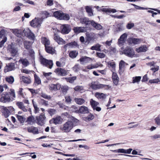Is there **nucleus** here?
<instances>
[{
	"mask_svg": "<svg viewBox=\"0 0 160 160\" xmlns=\"http://www.w3.org/2000/svg\"><path fill=\"white\" fill-rule=\"evenodd\" d=\"M92 59H93L89 57L84 56L81 57L78 61H80L81 64L85 65L87 63L90 62Z\"/></svg>",
	"mask_w": 160,
	"mask_h": 160,
	"instance_id": "obj_10",
	"label": "nucleus"
},
{
	"mask_svg": "<svg viewBox=\"0 0 160 160\" xmlns=\"http://www.w3.org/2000/svg\"><path fill=\"white\" fill-rule=\"evenodd\" d=\"M85 9L89 16H92L93 15L92 9L90 7L88 6H86L85 8Z\"/></svg>",
	"mask_w": 160,
	"mask_h": 160,
	"instance_id": "obj_41",
	"label": "nucleus"
},
{
	"mask_svg": "<svg viewBox=\"0 0 160 160\" xmlns=\"http://www.w3.org/2000/svg\"><path fill=\"white\" fill-rule=\"evenodd\" d=\"M17 117L19 121L22 123H23L25 120V118L22 116L17 115Z\"/></svg>",
	"mask_w": 160,
	"mask_h": 160,
	"instance_id": "obj_48",
	"label": "nucleus"
},
{
	"mask_svg": "<svg viewBox=\"0 0 160 160\" xmlns=\"http://www.w3.org/2000/svg\"><path fill=\"white\" fill-rule=\"evenodd\" d=\"M23 82L27 84H29L31 83V81L30 78H29L26 77L24 76H22L21 77Z\"/></svg>",
	"mask_w": 160,
	"mask_h": 160,
	"instance_id": "obj_39",
	"label": "nucleus"
},
{
	"mask_svg": "<svg viewBox=\"0 0 160 160\" xmlns=\"http://www.w3.org/2000/svg\"><path fill=\"white\" fill-rule=\"evenodd\" d=\"M48 113L51 116H52L53 115L56 114V111L55 109L49 108L47 110Z\"/></svg>",
	"mask_w": 160,
	"mask_h": 160,
	"instance_id": "obj_50",
	"label": "nucleus"
},
{
	"mask_svg": "<svg viewBox=\"0 0 160 160\" xmlns=\"http://www.w3.org/2000/svg\"><path fill=\"white\" fill-rule=\"evenodd\" d=\"M112 78L114 84L115 85H117L118 82L119 78L117 74L113 72Z\"/></svg>",
	"mask_w": 160,
	"mask_h": 160,
	"instance_id": "obj_29",
	"label": "nucleus"
},
{
	"mask_svg": "<svg viewBox=\"0 0 160 160\" xmlns=\"http://www.w3.org/2000/svg\"><path fill=\"white\" fill-rule=\"evenodd\" d=\"M101 46L99 44H97L94 46H92L91 49L92 50H96L97 51H100L101 50L100 47Z\"/></svg>",
	"mask_w": 160,
	"mask_h": 160,
	"instance_id": "obj_46",
	"label": "nucleus"
},
{
	"mask_svg": "<svg viewBox=\"0 0 160 160\" xmlns=\"http://www.w3.org/2000/svg\"><path fill=\"white\" fill-rule=\"evenodd\" d=\"M73 127V123L72 121H68L60 127V129L65 132H70Z\"/></svg>",
	"mask_w": 160,
	"mask_h": 160,
	"instance_id": "obj_4",
	"label": "nucleus"
},
{
	"mask_svg": "<svg viewBox=\"0 0 160 160\" xmlns=\"http://www.w3.org/2000/svg\"><path fill=\"white\" fill-rule=\"evenodd\" d=\"M78 55V52L76 51H72L69 53V57L72 58H76Z\"/></svg>",
	"mask_w": 160,
	"mask_h": 160,
	"instance_id": "obj_40",
	"label": "nucleus"
},
{
	"mask_svg": "<svg viewBox=\"0 0 160 160\" xmlns=\"http://www.w3.org/2000/svg\"><path fill=\"white\" fill-rule=\"evenodd\" d=\"M91 24L94 28L97 30H101L102 28V27L101 25L96 22L93 20H92Z\"/></svg>",
	"mask_w": 160,
	"mask_h": 160,
	"instance_id": "obj_21",
	"label": "nucleus"
},
{
	"mask_svg": "<svg viewBox=\"0 0 160 160\" xmlns=\"http://www.w3.org/2000/svg\"><path fill=\"white\" fill-rule=\"evenodd\" d=\"M101 11L102 12H107L111 13L112 12L113 13L117 11L115 9H110L105 8H104L101 9Z\"/></svg>",
	"mask_w": 160,
	"mask_h": 160,
	"instance_id": "obj_43",
	"label": "nucleus"
},
{
	"mask_svg": "<svg viewBox=\"0 0 160 160\" xmlns=\"http://www.w3.org/2000/svg\"><path fill=\"white\" fill-rule=\"evenodd\" d=\"M77 77L76 76H73L72 77L66 78V79L67 82H69L70 83H72L74 82V81L76 80Z\"/></svg>",
	"mask_w": 160,
	"mask_h": 160,
	"instance_id": "obj_45",
	"label": "nucleus"
},
{
	"mask_svg": "<svg viewBox=\"0 0 160 160\" xmlns=\"http://www.w3.org/2000/svg\"><path fill=\"white\" fill-rule=\"evenodd\" d=\"M61 88L63 93L64 94H66L69 89V87L67 86H62V87H61Z\"/></svg>",
	"mask_w": 160,
	"mask_h": 160,
	"instance_id": "obj_49",
	"label": "nucleus"
},
{
	"mask_svg": "<svg viewBox=\"0 0 160 160\" xmlns=\"http://www.w3.org/2000/svg\"><path fill=\"white\" fill-rule=\"evenodd\" d=\"M41 96L42 97L48 100H50L51 98V97L50 96L47 95L46 94L44 93H41Z\"/></svg>",
	"mask_w": 160,
	"mask_h": 160,
	"instance_id": "obj_56",
	"label": "nucleus"
},
{
	"mask_svg": "<svg viewBox=\"0 0 160 160\" xmlns=\"http://www.w3.org/2000/svg\"><path fill=\"white\" fill-rule=\"evenodd\" d=\"M134 26L133 23H128L126 27L128 29H131Z\"/></svg>",
	"mask_w": 160,
	"mask_h": 160,
	"instance_id": "obj_63",
	"label": "nucleus"
},
{
	"mask_svg": "<svg viewBox=\"0 0 160 160\" xmlns=\"http://www.w3.org/2000/svg\"><path fill=\"white\" fill-rule=\"evenodd\" d=\"M18 62L22 63L24 67H27L29 64L28 60L25 58L21 59L19 60Z\"/></svg>",
	"mask_w": 160,
	"mask_h": 160,
	"instance_id": "obj_32",
	"label": "nucleus"
},
{
	"mask_svg": "<svg viewBox=\"0 0 160 160\" xmlns=\"http://www.w3.org/2000/svg\"><path fill=\"white\" fill-rule=\"evenodd\" d=\"M43 20L42 18H35L30 22V25L34 28H39L41 26Z\"/></svg>",
	"mask_w": 160,
	"mask_h": 160,
	"instance_id": "obj_7",
	"label": "nucleus"
},
{
	"mask_svg": "<svg viewBox=\"0 0 160 160\" xmlns=\"http://www.w3.org/2000/svg\"><path fill=\"white\" fill-rule=\"evenodd\" d=\"M78 45L77 43L75 42H71L67 43L64 46V48H73L76 47Z\"/></svg>",
	"mask_w": 160,
	"mask_h": 160,
	"instance_id": "obj_31",
	"label": "nucleus"
},
{
	"mask_svg": "<svg viewBox=\"0 0 160 160\" xmlns=\"http://www.w3.org/2000/svg\"><path fill=\"white\" fill-rule=\"evenodd\" d=\"M27 129L29 132L32 133L34 134H37L39 133L38 129L37 127L31 126L28 127Z\"/></svg>",
	"mask_w": 160,
	"mask_h": 160,
	"instance_id": "obj_17",
	"label": "nucleus"
},
{
	"mask_svg": "<svg viewBox=\"0 0 160 160\" xmlns=\"http://www.w3.org/2000/svg\"><path fill=\"white\" fill-rule=\"evenodd\" d=\"M155 121L157 124L160 126V118L159 116L155 119Z\"/></svg>",
	"mask_w": 160,
	"mask_h": 160,
	"instance_id": "obj_59",
	"label": "nucleus"
},
{
	"mask_svg": "<svg viewBox=\"0 0 160 160\" xmlns=\"http://www.w3.org/2000/svg\"><path fill=\"white\" fill-rule=\"evenodd\" d=\"M108 67H111L113 68H115V63L112 61H110L107 62Z\"/></svg>",
	"mask_w": 160,
	"mask_h": 160,
	"instance_id": "obj_47",
	"label": "nucleus"
},
{
	"mask_svg": "<svg viewBox=\"0 0 160 160\" xmlns=\"http://www.w3.org/2000/svg\"><path fill=\"white\" fill-rule=\"evenodd\" d=\"M41 64L46 66L49 68L51 69L53 65L52 61L51 60H48L42 56H40L39 58Z\"/></svg>",
	"mask_w": 160,
	"mask_h": 160,
	"instance_id": "obj_5",
	"label": "nucleus"
},
{
	"mask_svg": "<svg viewBox=\"0 0 160 160\" xmlns=\"http://www.w3.org/2000/svg\"><path fill=\"white\" fill-rule=\"evenodd\" d=\"M6 81L10 84H12L14 82V79L13 77L9 76L6 78Z\"/></svg>",
	"mask_w": 160,
	"mask_h": 160,
	"instance_id": "obj_44",
	"label": "nucleus"
},
{
	"mask_svg": "<svg viewBox=\"0 0 160 160\" xmlns=\"http://www.w3.org/2000/svg\"><path fill=\"white\" fill-rule=\"evenodd\" d=\"M148 50L147 47L145 46H142L139 48L136 49V51L138 52H145Z\"/></svg>",
	"mask_w": 160,
	"mask_h": 160,
	"instance_id": "obj_34",
	"label": "nucleus"
},
{
	"mask_svg": "<svg viewBox=\"0 0 160 160\" xmlns=\"http://www.w3.org/2000/svg\"><path fill=\"white\" fill-rule=\"evenodd\" d=\"M49 88L51 90L56 91L60 89L61 88V85L58 83L56 84H52L49 85Z\"/></svg>",
	"mask_w": 160,
	"mask_h": 160,
	"instance_id": "obj_19",
	"label": "nucleus"
},
{
	"mask_svg": "<svg viewBox=\"0 0 160 160\" xmlns=\"http://www.w3.org/2000/svg\"><path fill=\"white\" fill-rule=\"evenodd\" d=\"M41 14H42L43 18H47L48 17L52 16V12H48L46 11L41 12Z\"/></svg>",
	"mask_w": 160,
	"mask_h": 160,
	"instance_id": "obj_33",
	"label": "nucleus"
},
{
	"mask_svg": "<svg viewBox=\"0 0 160 160\" xmlns=\"http://www.w3.org/2000/svg\"><path fill=\"white\" fill-rule=\"evenodd\" d=\"M53 122L55 124H60L62 123V119L60 116H57L53 118Z\"/></svg>",
	"mask_w": 160,
	"mask_h": 160,
	"instance_id": "obj_25",
	"label": "nucleus"
},
{
	"mask_svg": "<svg viewBox=\"0 0 160 160\" xmlns=\"http://www.w3.org/2000/svg\"><path fill=\"white\" fill-rule=\"evenodd\" d=\"M127 37V34L124 33L122 34L118 39V44L120 46L122 45L125 42Z\"/></svg>",
	"mask_w": 160,
	"mask_h": 160,
	"instance_id": "obj_16",
	"label": "nucleus"
},
{
	"mask_svg": "<svg viewBox=\"0 0 160 160\" xmlns=\"http://www.w3.org/2000/svg\"><path fill=\"white\" fill-rule=\"evenodd\" d=\"M126 65H128L124 61L121 60L119 63V67L124 68V67Z\"/></svg>",
	"mask_w": 160,
	"mask_h": 160,
	"instance_id": "obj_54",
	"label": "nucleus"
},
{
	"mask_svg": "<svg viewBox=\"0 0 160 160\" xmlns=\"http://www.w3.org/2000/svg\"><path fill=\"white\" fill-rule=\"evenodd\" d=\"M54 72L57 75L60 76H64L68 74V72L66 70L61 68H57Z\"/></svg>",
	"mask_w": 160,
	"mask_h": 160,
	"instance_id": "obj_14",
	"label": "nucleus"
},
{
	"mask_svg": "<svg viewBox=\"0 0 160 160\" xmlns=\"http://www.w3.org/2000/svg\"><path fill=\"white\" fill-rule=\"evenodd\" d=\"M74 32L75 33H80L81 32H84L86 31L84 27H75L73 28Z\"/></svg>",
	"mask_w": 160,
	"mask_h": 160,
	"instance_id": "obj_26",
	"label": "nucleus"
},
{
	"mask_svg": "<svg viewBox=\"0 0 160 160\" xmlns=\"http://www.w3.org/2000/svg\"><path fill=\"white\" fill-rule=\"evenodd\" d=\"M79 69V65L76 64L73 68V70L75 72H78Z\"/></svg>",
	"mask_w": 160,
	"mask_h": 160,
	"instance_id": "obj_64",
	"label": "nucleus"
},
{
	"mask_svg": "<svg viewBox=\"0 0 160 160\" xmlns=\"http://www.w3.org/2000/svg\"><path fill=\"white\" fill-rule=\"evenodd\" d=\"M32 44V42L25 41L24 42V46L25 48L27 50H29Z\"/></svg>",
	"mask_w": 160,
	"mask_h": 160,
	"instance_id": "obj_37",
	"label": "nucleus"
},
{
	"mask_svg": "<svg viewBox=\"0 0 160 160\" xmlns=\"http://www.w3.org/2000/svg\"><path fill=\"white\" fill-rule=\"evenodd\" d=\"M16 105L19 108L22 109L23 111L26 112L27 111V108L24 105L23 103L22 102H17L16 103Z\"/></svg>",
	"mask_w": 160,
	"mask_h": 160,
	"instance_id": "obj_23",
	"label": "nucleus"
},
{
	"mask_svg": "<svg viewBox=\"0 0 160 160\" xmlns=\"http://www.w3.org/2000/svg\"><path fill=\"white\" fill-rule=\"evenodd\" d=\"M74 90L76 91L81 92L83 90V88L82 86H78L74 88Z\"/></svg>",
	"mask_w": 160,
	"mask_h": 160,
	"instance_id": "obj_53",
	"label": "nucleus"
},
{
	"mask_svg": "<svg viewBox=\"0 0 160 160\" xmlns=\"http://www.w3.org/2000/svg\"><path fill=\"white\" fill-rule=\"evenodd\" d=\"M45 48L46 51L48 53L52 54L56 53V51L54 48L53 47L48 46H46Z\"/></svg>",
	"mask_w": 160,
	"mask_h": 160,
	"instance_id": "obj_22",
	"label": "nucleus"
},
{
	"mask_svg": "<svg viewBox=\"0 0 160 160\" xmlns=\"http://www.w3.org/2000/svg\"><path fill=\"white\" fill-rule=\"evenodd\" d=\"M123 54L129 57H132L134 55V51L133 48L129 46H128L125 48L122 52Z\"/></svg>",
	"mask_w": 160,
	"mask_h": 160,
	"instance_id": "obj_6",
	"label": "nucleus"
},
{
	"mask_svg": "<svg viewBox=\"0 0 160 160\" xmlns=\"http://www.w3.org/2000/svg\"><path fill=\"white\" fill-rule=\"evenodd\" d=\"M0 108L3 115L5 118H8L10 114L9 110L7 109V108L4 106H1Z\"/></svg>",
	"mask_w": 160,
	"mask_h": 160,
	"instance_id": "obj_18",
	"label": "nucleus"
},
{
	"mask_svg": "<svg viewBox=\"0 0 160 160\" xmlns=\"http://www.w3.org/2000/svg\"><path fill=\"white\" fill-rule=\"evenodd\" d=\"M90 103L93 109L95 108L99 104L98 102L92 99L90 100Z\"/></svg>",
	"mask_w": 160,
	"mask_h": 160,
	"instance_id": "obj_42",
	"label": "nucleus"
},
{
	"mask_svg": "<svg viewBox=\"0 0 160 160\" xmlns=\"http://www.w3.org/2000/svg\"><path fill=\"white\" fill-rule=\"evenodd\" d=\"M101 85H99L96 82H92L90 85V87L93 89H99L101 88Z\"/></svg>",
	"mask_w": 160,
	"mask_h": 160,
	"instance_id": "obj_27",
	"label": "nucleus"
},
{
	"mask_svg": "<svg viewBox=\"0 0 160 160\" xmlns=\"http://www.w3.org/2000/svg\"><path fill=\"white\" fill-rule=\"evenodd\" d=\"M8 50L11 54V55L12 56H15L17 54V49L15 48L13 45L9 46Z\"/></svg>",
	"mask_w": 160,
	"mask_h": 160,
	"instance_id": "obj_15",
	"label": "nucleus"
},
{
	"mask_svg": "<svg viewBox=\"0 0 160 160\" xmlns=\"http://www.w3.org/2000/svg\"><path fill=\"white\" fill-rule=\"evenodd\" d=\"M80 23L82 24H85L86 25H88L90 23L91 24L92 21H90L88 18L83 17L81 18L80 19Z\"/></svg>",
	"mask_w": 160,
	"mask_h": 160,
	"instance_id": "obj_20",
	"label": "nucleus"
},
{
	"mask_svg": "<svg viewBox=\"0 0 160 160\" xmlns=\"http://www.w3.org/2000/svg\"><path fill=\"white\" fill-rule=\"evenodd\" d=\"M12 32L18 37H21V36H26L32 40H34L35 39V35L28 28H26L24 30L17 29H12Z\"/></svg>",
	"mask_w": 160,
	"mask_h": 160,
	"instance_id": "obj_1",
	"label": "nucleus"
},
{
	"mask_svg": "<svg viewBox=\"0 0 160 160\" xmlns=\"http://www.w3.org/2000/svg\"><path fill=\"white\" fill-rule=\"evenodd\" d=\"M52 16L59 20L68 21L70 19L68 14L63 13L61 11H56L52 12Z\"/></svg>",
	"mask_w": 160,
	"mask_h": 160,
	"instance_id": "obj_3",
	"label": "nucleus"
},
{
	"mask_svg": "<svg viewBox=\"0 0 160 160\" xmlns=\"http://www.w3.org/2000/svg\"><path fill=\"white\" fill-rule=\"evenodd\" d=\"M54 39L59 44H63L66 43V42L57 33L54 35Z\"/></svg>",
	"mask_w": 160,
	"mask_h": 160,
	"instance_id": "obj_13",
	"label": "nucleus"
},
{
	"mask_svg": "<svg viewBox=\"0 0 160 160\" xmlns=\"http://www.w3.org/2000/svg\"><path fill=\"white\" fill-rule=\"evenodd\" d=\"M45 119L44 113H41L39 116L37 118L38 124L40 125L44 124L46 122Z\"/></svg>",
	"mask_w": 160,
	"mask_h": 160,
	"instance_id": "obj_9",
	"label": "nucleus"
},
{
	"mask_svg": "<svg viewBox=\"0 0 160 160\" xmlns=\"http://www.w3.org/2000/svg\"><path fill=\"white\" fill-rule=\"evenodd\" d=\"M41 42L42 43L45 45V47L49 46L50 44V41L49 39L45 37L42 38Z\"/></svg>",
	"mask_w": 160,
	"mask_h": 160,
	"instance_id": "obj_24",
	"label": "nucleus"
},
{
	"mask_svg": "<svg viewBox=\"0 0 160 160\" xmlns=\"http://www.w3.org/2000/svg\"><path fill=\"white\" fill-rule=\"evenodd\" d=\"M57 104L58 105L60 108H64V109H66V107L61 102H58Z\"/></svg>",
	"mask_w": 160,
	"mask_h": 160,
	"instance_id": "obj_61",
	"label": "nucleus"
},
{
	"mask_svg": "<svg viewBox=\"0 0 160 160\" xmlns=\"http://www.w3.org/2000/svg\"><path fill=\"white\" fill-rule=\"evenodd\" d=\"M141 78V77L140 76H136L135 78H133L132 82L133 83H138L140 81Z\"/></svg>",
	"mask_w": 160,
	"mask_h": 160,
	"instance_id": "obj_52",
	"label": "nucleus"
},
{
	"mask_svg": "<svg viewBox=\"0 0 160 160\" xmlns=\"http://www.w3.org/2000/svg\"><path fill=\"white\" fill-rule=\"evenodd\" d=\"M32 102L34 108L33 110L34 113L35 114L39 113L40 111V109L38 107L37 104L36 103L34 102L33 100H32Z\"/></svg>",
	"mask_w": 160,
	"mask_h": 160,
	"instance_id": "obj_30",
	"label": "nucleus"
},
{
	"mask_svg": "<svg viewBox=\"0 0 160 160\" xmlns=\"http://www.w3.org/2000/svg\"><path fill=\"white\" fill-rule=\"evenodd\" d=\"M131 4L132 5L134 6L135 7V8L137 9H138V10H147L148 9L147 8L141 7L137 5L133 4Z\"/></svg>",
	"mask_w": 160,
	"mask_h": 160,
	"instance_id": "obj_55",
	"label": "nucleus"
},
{
	"mask_svg": "<svg viewBox=\"0 0 160 160\" xmlns=\"http://www.w3.org/2000/svg\"><path fill=\"white\" fill-rule=\"evenodd\" d=\"M95 96L97 98H104L105 97V95L103 93H100L99 92H96L95 93Z\"/></svg>",
	"mask_w": 160,
	"mask_h": 160,
	"instance_id": "obj_51",
	"label": "nucleus"
},
{
	"mask_svg": "<svg viewBox=\"0 0 160 160\" xmlns=\"http://www.w3.org/2000/svg\"><path fill=\"white\" fill-rule=\"evenodd\" d=\"M159 81V80L158 78L150 80H149V82L150 83H157Z\"/></svg>",
	"mask_w": 160,
	"mask_h": 160,
	"instance_id": "obj_60",
	"label": "nucleus"
},
{
	"mask_svg": "<svg viewBox=\"0 0 160 160\" xmlns=\"http://www.w3.org/2000/svg\"><path fill=\"white\" fill-rule=\"evenodd\" d=\"M52 74V72H49L48 73H45V72H43V74L44 76L46 78H47L48 79H49V76Z\"/></svg>",
	"mask_w": 160,
	"mask_h": 160,
	"instance_id": "obj_58",
	"label": "nucleus"
},
{
	"mask_svg": "<svg viewBox=\"0 0 160 160\" xmlns=\"http://www.w3.org/2000/svg\"><path fill=\"white\" fill-rule=\"evenodd\" d=\"M74 100L77 104L78 105L82 104L85 102V101L84 99L81 98H75Z\"/></svg>",
	"mask_w": 160,
	"mask_h": 160,
	"instance_id": "obj_35",
	"label": "nucleus"
},
{
	"mask_svg": "<svg viewBox=\"0 0 160 160\" xmlns=\"http://www.w3.org/2000/svg\"><path fill=\"white\" fill-rule=\"evenodd\" d=\"M65 102L67 103L71 102L72 99L69 96H67L65 97Z\"/></svg>",
	"mask_w": 160,
	"mask_h": 160,
	"instance_id": "obj_62",
	"label": "nucleus"
},
{
	"mask_svg": "<svg viewBox=\"0 0 160 160\" xmlns=\"http://www.w3.org/2000/svg\"><path fill=\"white\" fill-rule=\"evenodd\" d=\"M71 27L68 24H63L60 27L61 32L63 34H68L71 31Z\"/></svg>",
	"mask_w": 160,
	"mask_h": 160,
	"instance_id": "obj_8",
	"label": "nucleus"
},
{
	"mask_svg": "<svg viewBox=\"0 0 160 160\" xmlns=\"http://www.w3.org/2000/svg\"><path fill=\"white\" fill-rule=\"evenodd\" d=\"M7 40V38L4 37L3 40L0 42V47H2L4 43Z\"/></svg>",
	"mask_w": 160,
	"mask_h": 160,
	"instance_id": "obj_57",
	"label": "nucleus"
},
{
	"mask_svg": "<svg viewBox=\"0 0 160 160\" xmlns=\"http://www.w3.org/2000/svg\"><path fill=\"white\" fill-rule=\"evenodd\" d=\"M26 122L30 125H32L34 122V118L33 116H31L27 118Z\"/></svg>",
	"mask_w": 160,
	"mask_h": 160,
	"instance_id": "obj_36",
	"label": "nucleus"
},
{
	"mask_svg": "<svg viewBox=\"0 0 160 160\" xmlns=\"http://www.w3.org/2000/svg\"><path fill=\"white\" fill-rule=\"evenodd\" d=\"M15 63H9L5 67L4 71L5 72H7L15 69Z\"/></svg>",
	"mask_w": 160,
	"mask_h": 160,
	"instance_id": "obj_12",
	"label": "nucleus"
},
{
	"mask_svg": "<svg viewBox=\"0 0 160 160\" xmlns=\"http://www.w3.org/2000/svg\"><path fill=\"white\" fill-rule=\"evenodd\" d=\"M34 84L38 85L41 83V80L40 78L36 74H34Z\"/></svg>",
	"mask_w": 160,
	"mask_h": 160,
	"instance_id": "obj_38",
	"label": "nucleus"
},
{
	"mask_svg": "<svg viewBox=\"0 0 160 160\" xmlns=\"http://www.w3.org/2000/svg\"><path fill=\"white\" fill-rule=\"evenodd\" d=\"M143 41V39L142 38H131L128 39V42L130 44L134 45L140 44Z\"/></svg>",
	"mask_w": 160,
	"mask_h": 160,
	"instance_id": "obj_11",
	"label": "nucleus"
},
{
	"mask_svg": "<svg viewBox=\"0 0 160 160\" xmlns=\"http://www.w3.org/2000/svg\"><path fill=\"white\" fill-rule=\"evenodd\" d=\"M79 112L81 113H88L89 111L87 107L82 106L80 107L79 110Z\"/></svg>",
	"mask_w": 160,
	"mask_h": 160,
	"instance_id": "obj_28",
	"label": "nucleus"
},
{
	"mask_svg": "<svg viewBox=\"0 0 160 160\" xmlns=\"http://www.w3.org/2000/svg\"><path fill=\"white\" fill-rule=\"evenodd\" d=\"M0 102L3 103L10 102L11 100V97H12L13 99L15 98V93L14 90L11 89L10 92H5L1 95Z\"/></svg>",
	"mask_w": 160,
	"mask_h": 160,
	"instance_id": "obj_2",
	"label": "nucleus"
}]
</instances>
